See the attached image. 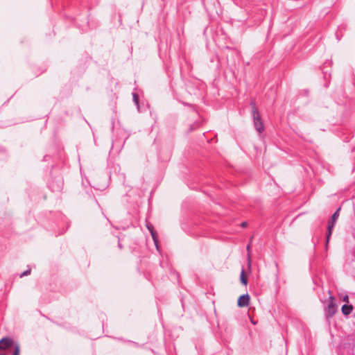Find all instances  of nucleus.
<instances>
[{
  "label": "nucleus",
  "instance_id": "14",
  "mask_svg": "<svg viewBox=\"0 0 355 355\" xmlns=\"http://www.w3.org/2000/svg\"><path fill=\"white\" fill-rule=\"evenodd\" d=\"M343 301L345 302H349V297L347 295H345L344 297H343Z\"/></svg>",
  "mask_w": 355,
  "mask_h": 355
},
{
  "label": "nucleus",
  "instance_id": "15",
  "mask_svg": "<svg viewBox=\"0 0 355 355\" xmlns=\"http://www.w3.org/2000/svg\"><path fill=\"white\" fill-rule=\"evenodd\" d=\"M251 266V263H250V257H248V267L250 268Z\"/></svg>",
  "mask_w": 355,
  "mask_h": 355
},
{
  "label": "nucleus",
  "instance_id": "10",
  "mask_svg": "<svg viewBox=\"0 0 355 355\" xmlns=\"http://www.w3.org/2000/svg\"><path fill=\"white\" fill-rule=\"evenodd\" d=\"M335 225L328 223L327 230L332 232Z\"/></svg>",
  "mask_w": 355,
  "mask_h": 355
},
{
  "label": "nucleus",
  "instance_id": "3",
  "mask_svg": "<svg viewBox=\"0 0 355 355\" xmlns=\"http://www.w3.org/2000/svg\"><path fill=\"white\" fill-rule=\"evenodd\" d=\"M338 305L336 304V300L332 295L329 296V304L327 309V315L328 317L333 316L337 311Z\"/></svg>",
  "mask_w": 355,
  "mask_h": 355
},
{
  "label": "nucleus",
  "instance_id": "6",
  "mask_svg": "<svg viewBox=\"0 0 355 355\" xmlns=\"http://www.w3.org/2000/svg\"><path fill=\"white\" fill-rule=\"evenodd\" d=\"M339 212H340V209H338L335 212L334 214L332 215L331 219L329 220V223H330V224H332L334 225H336V221L339 217Z\"/></svg>",
  "mask_w": 355,
  "mask_h": 355
},
{
  "label": "nucleus",
  "instance_id": "17",
  "mask_svg": "<svg viewBox=\"0 0 355 355\" xmlns=\"http://www.w3.org/2000/svg\"><path fill=\"white\" fill-rule=\"evenodd\" d=\"M247 249H248V250H250V246L249 245L247 247Z\"/></svg>",
  "mask_w": 355,
  "mask_h": 355
},
{
  "label": "nucleus",
  "instance_id": "7",
  "mask_svg": "<svg viewBox=\"0 0 355 355\" xmlns=\"http://www.w3.org/2000/svg\"><path fill=\"white\" fill-rule=\"evenodd\" d=\"M147 226V228L149 230V231L151 233V235H152V237L155 241V243L156 245V246L157 247V237H156V235H155V233L154 232L153 230V226L150 225V224H147L146 225Z\"/></svg>",
  "mask_w": 355,
  "mask_h": 355
},
{
  "label": "nucleus",
  "instance_id": "13",
  "mask_svg": "<svg viewBox=\"0 0 355 355\" xmlns=\"http://www.w3.org/2000/svg\"><path fill=\"white\" fill-rule=\"evenodd\" d=\"M30 273H31V270L29 269V270H27L24 271V272L21 274V276L22 277V276L28 275H29Z\"/></svg>",
  "mask_w": 355,
  "mask_h": 355
},
{
  "label": "nucleus",
  "instance_id": "16",
  "mask_svg": "<svg viewBox=\"0 0 355 355\" xmlns=\"http://www.w3.org/2000/svg\"><path fill=\"white\" fill-rule=\"evenodd\" d=\"M246 225H247V223H245V222H243V223L241 224V226H242L243 227H245Z\"/></svg>",
  "mask_w": 355,
  "mask_h": 355
},
{
  "label": "nucleus",
  "instance_id": "9",
  "mask_svg": "<svg viewBox=\"0 0 355 355\" xmlns=\"http://www.w3.org/2000/svg\"><path fill=\"white\" fill-rule=\"evenodd\" d=\"M133 99H134L135 103L137 105H138L139 98H138L137 94H135V93L133 94Z\"/></svg>",
  "mask_w": 355,
  "mask_h": 355
},
{
  "label": "nucleus",
  "instance_id": "4",
  "mask_svg": "<svg viewBox=\"0 0 355 355\" xmlns=\"http://www.w3.org/2000/svg\"><path fill=\"white\" fill-rule=\"evenodd\" d=\"M250 297L248 294L241 295L238 299L237 304L239 307L247 306L249 304Z\"/></svg>",
  "mask_w": 355,
  "mask_h": 355
},
{
  "label": "nucleus",
  "instance_id": "1",
  "mask_svg": "<svg viewBox=\"0 0 355 355\" xmlns=\"http://www.w3.org/2000/svg\"><path fill=\"white\" fill-rule=\"evenodd\" d=\"M12 347H13L15 349L13 355H19L20 347L18 343H15L14 340L9 337H5L0 340V355H8L7 349Z\"/></svg>",
  "mask_w": 355,
  "mask_h": 355
},
{
  "label": "nucleus",
  "instance_id": "12",
  "mask_svg": "<svg viewBox=\"0 0 355 355\" xmlns=\"http://www.w3.org/2000/svg\"><path fill=\"white\" fill-rule=\"evenodd\" d=\"M331 234H332V232L327 230V234H326L327 239H330Z\"/></svg>",
  "mask_w": 355,
  "mask_h": 355
},
{
  "label": "nucleus",
  "instance_id": "11",
  "mask_svg": "<svg viewBox=\"0 0 355 355\" xmlns=\"http://www.w3.org/2000/svg\"><path fill=\"white\" fill-rule=\"evenodd\" d=\"M329 240L330 239H328L326 238V242H325V246H324L326 251L328 250Z\"/></svg>",
  "mask_w": 355,
  "mask_h": 355
},
{
  "label": "nucleus",
  "instance_id": "2",
  "mask_svg": "<svg viewBox=\"0 0 355 355\" xmlns=\"http://www.w3.org/2000/svg\"><path fill=\"white\" fill-rule=\"evenodd\" d=\"M252 114H253V119H254V125L255 129L258 132L261 133L263 131L264 127L261 120V117L259 112L257 111L255 106H252Z\"/></svg>",
  "mask_w": 355,
  "mask_h": 355
},
{
  "label": "nucleus",
  "instance_id": "5",
  "mask_svg": "<svg viewBox=\"0 0 355 355\" xmlns=\"http://www.w3.org/2000/svg\"><path fill=\"white\" fill-rule=\"evenodd\" d=\"M352 310H353V306L352 305L345 304L341 308L342 313L345 315H349L352 313Z\"/></svg>",
  "mask_w": 355,
  "mask_h": 355
},
{
  "label": "nucleus",
  "instance_id": "8",
  "mask_svg": "<svg viewBox=\"0 0 355 355\" xmlns=\"http://www.w3.org/2000/svg\"><path fill=\"white\" fill-rule=\"evenodd\" d=\"M240 279H241V283L243 285H247L248 279H247L246 276L245 275V271L243 269L241 270V275H240Z\"/></svg>",
  "mask_w": 355,
  "mask_h": 355
}]
</instances>
